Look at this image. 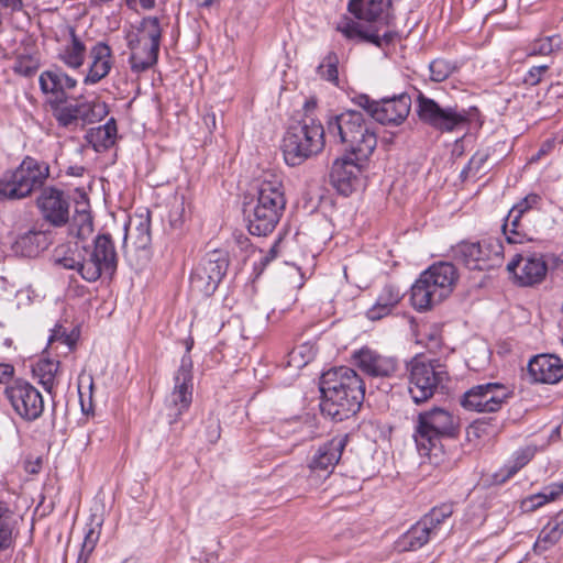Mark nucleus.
<instances>
[{
    "instance_id": "1",
    "label": "nucleus",
    "mask_w": 563,
    "mask_h": 563,
    "mask_svg": "<svg viewBox=\"0 0 563 563\" xmlns=\"http://www.w3.org/2000/svg\"><path fill=\"white\" fill-rule=\"evenodd\" d=\"M320 391L321 412L334 421H343L360 410L365 386L353 368L340 366L322 374Z\"/></svg>"
},
{
    "instance_id": "2",
    "label": "nucleus",
    "mask_w": 563,
    "mask_h": 563,
    "mask_svg": "<svg viewBox=\"0 0 563 563\" xmlns=\"http://www.w3.org/2000/svg\"><path fill=\"white\" fill-rule=\"evenodd\" d=\"M285 207L286 196L282 177L273 172H264L257 179L254 198L244 207L249 232L256 236L272 233Z\"/></svg>"
},
{
    "instance_id": "3",
    "label": "nucleus",
    "mask_w": 563,
    "mask_h": 563,
    "mask_svg": "<svg viewBox=\"0 0 563 563\" xmlns=\"http://www.w3.org/2000/svg\"><path fill=\"white\" fill-rule=\"evenodd\" d=\"M393 0H350L347 10L358 20L376 23L371 29H364L358 22L343 18L338 22L335 30L351 41L368 42L377 47L389 45L396 37V32L386 31L379 35L380 26H389L394 19L391 12Z\"/></svg>"
},
{
    "instance_id": "4",
    "label": "nucleus",
    "mask_w": 563,
    "mask_h": 563,
    "mask_svg": "<svg viewBox=\"0 0 563 563\" xmlns=\"http://www.w3.org/2000/svg\"><path fill=\"white\" fill-rule=\"evenodd\" d=\"M412 438L421 456H437L442 439H454L460 433V418L443 407H432L417 413Z\"/></svg>"
},
{
    "instance_id": "5",
    "label": "nucleus",
    "mask_w": 563,
    "mask_h": 563,
    "mask_svg": "<svg viewBox=\"0 0 563 563\" xmlns=\"http://www.w3.org/2000/svg\"><path fill=\"white\" fill-rule=\"evenodd\" d=\"M327 132L335 142L345 144L357 162L366 161L377 145L374 129L358 111L349 110L330 115L327 120Z\"/></svg>"
},
{
    "instance_id": "6",
    "label": "nucleus",
    "mask_w": 563,
    "mask_h": 563,
    "mask_svg": "<svg viewBox=\"0 0 563 563\" xmlns=\"http://www.w3.org/2000/svg\"><path fill=\"white\" fill-rule=\"evenodd\" d=\"M456 280L457 271L452 263L439 262L431 265L411 287L412 306L423 311L440 303L453 291Z\"/></svg>"
},
{
    "instance_id": "7",
    "label": "nucleus",
    "mask_w": 563,
    "mask_h": 563,
    "mask_svg": "<svg viewBox=\"0 0 563 563\" xmlns=\"http://www.w3.org/2000/svg\"><path fill=\"white\" fill-rule=\"evenodd\" d=\"M325 130L310 115L288 128L283 139V154L287 165L298 166L318 155L324 147Z\"/></svg>"
},
{
    "instance_id": "8",
    "label": "nucleus",
    "mask_w": 563,
    "mask_h": 563,
    "mask_svg": "<svg viewBox=\"0 0 563 563\" xmlns=\"http://www.w3.org/2000/svg\"><path fill=\"white\" fill-rule=\"evenodd\" d=\"M49 176V166L31 156L0 177V200H20L43 187Z\"/></svg>"
},
{
    "instance_id": "9",
    "label": "nucleus",
    "mask_w": 563,
    "mask_h": 563,
    "mask_svg": "<svg viewBox=\"0 0 563 563\" xmlns=\"http://www.w3.org/2000/svg\"><path fill=\"white\" fill-rule=\"evenodd\" d=\"M448 380L449 374L445 366L438 360L427 361L415 357L409 363L408 391L417 405L431 399Z\"/></svg>"
},
{
    "instance_id": "10",
    "label": "nucleus",
    "mask_w": 563,
    "mask_h": 563,
    "mask_svg": "<svg viewBox=\"0 0 563 563\" xmlns=\"http://www.w3.org/2000/svg\"><path fill=\"white\" fill-rule=\"evenodd\" d=\"M82 261L80 276L88 283L97 282L101 276L111 277L118 265L114 243L109 234H99L92 247H81Z\"/></svg>"
},
{
    "instance_id": "11",
    "label": "nucleus",
    "mask_w": 563,
    "mask_h": 563,
    "mask_svg": "<svg viewBox=\"0 0 563 563\" xmlns=\"http://www.w3.org/2000/svg\"><path fill=\"white\" fill-rule=\"evenodd\" d=\"M453 257L468 269L487 271L501 265L504 246L497 238L461 242L453 249Z\"/></svg>"
},
{
    "instance_id": "12",
    "label": "nucleus",
    "mask_w": 563,
    "mask_h": 563,
    "mask_svg": "<svg viewBox=\"0 0 563 563\" xmlns=\"http://www.w3.org/2000/svg\"><path fill=\"white\" fill-rule=\"evenodd\" d=\"M417 113L423 123L441 133L459 131L468 123V113L465 109L457 106L441 107L423 93H419L417 98Z\"/></svg>"
},
{
    "instance_id": "13",
    "label": "nucleus",
    "mask_w": 563,
    "mask_h": 563,
    "mask_svg": "<svg viewBox=\"0 0 563 563\" xmlns=\"http://www.w3.org/2000/svg\"><path fill=\"white\" fill-rule=\"evenodd\" d=\"M353 102L380 124L393 125L402 123L411 107V99L407 93L384 98L379 101L371 99L367 95H358L353 98Z\"/></svg>"
},
{
    "instance_id": "14",
    "label": "nucleus",
    "mask_w": 563,
    "mask_h": 563,
    "mask_svg": "<svg viewBox=\"0 0 563 563\" xmlns=\"http://www.w3.org/2000/svg\"><path fill=\"white\" fill-rule=\"evenodd\" d=\"M48 104L58 125L67 129L93 123L107 114L106 104L102 102L68 103L67 99H48Z\"/></svg>"
},
{
    "instance_id": "15",
    "label": "nucleus",
    "mask_w": 563,
    "mask_h": 563,
    "mask_svg": "<svg viewBox=\"0 0 563 563\" xmlns=\"http://www.w3.org/2000/svg\"><path fill=\"white\" fill-rule=\"evenodd\" d=\"M4 396L14 412L24 421H35L44 411L43 396L26 380H14L5 387Z\"/></svg>"
},
{
    "instance_id": "16",
    "label": "nucleus",
    "mask_w": 563,
    "mask_h": 563,
    "mask_svg": "<svg viewBox=\"0 0 563 563\" xmlns=\"http://www.w3.org/2000/svg\"><path fill=\"white\" fill-rule=\"evenodd\" d=\"M507 386L499 383H486L473 386L461 398V405L466 410L477 412H496L509 398Z\"/></svg>"
},
{
    "instance_id": "17",
    "label": "nucleus",
    "mask_w": 563,
    "mask_h": 563,
    "mask_svg": "<svg viewBox=\"0 0 563 563\" xmlns=\"http://www.w3.org/2000/svg\"><path fill=\"white\" fill-rule=\"evenodd\" d=\"M174 379V389L166 399L170 423L176 422L189 409L192 401V361L190 355L181 357Z\"/></svg>"
},
{
    "instance_id": "18",
    "label": "nucleus",
    "mask_w": 563,
    "mask_h": 563,
    "mask_svg": "<svg viewBox=\"0 0 563 563\" xmlns=\"http://www.w3.org/2000/svg\"><path fill=\"white\" fill-rule=\"evenodd\" d=\"M36 206L45 221L59 228L69 221V200L64 191L55 187H44L36 199Z\"/></svg>"
},
{
    "instance_id": "19",
    "label": "nucleus",
    "mask_w": 563,
    "mask_h": 563,
    "mask_svg": "<svg viewBox=\"0 0 563 563\" xmlns=\"http://www.w3.org/2000/svg\"><path fill=\"white\" fill-rule=\"evenodd\" d=\"M353 360L362 372L373 377H391L399 367L397 358L383 355L368 346L355 351Z\"/></svg>"
},
{
    "instance_id": "20",
    "label": "nucleus",
    "mask_w": 563,
    "mask_h": 563,
    "mask_svg": "<svg viewBox=\"0 0 563 563\" xmlns=\"http://www.w3.org/2000/svg\"><path fill=\"white\" fill-rule=\"evenodd\" d=\"M521 286H532L543 280L548 266L541 256L516 254L507 265Z\"/></svg>"
},
{
    "instance_id": "21",
    "label": "nucleus",
    "mask_w": 563,
    "mask_h": 563,
    "mask_svg": "<svg viewBox=\"0 0 563 563\" xmlns=\"http://www.w3.org/2000/svg\"><path fill=\"white\" fill-rule=\"evenodd\" d=\"M347 443V435H336L321 444L309 461L312 473H325L329 475L341 459Z\"/></svg>"
},
{
    "instance_id": "22",
    "label": "nucleus",
    "mask_w": 563,
    "mask_h": 563,
    "mask_svg": "<svg viewBox=\"0 0 563 563\" xmlns=\"http://www.w3.org/2000/svg\"><path fill=\"white\" fill-rule=\"evenodd\" d=\"M349 156L336 158L331 168L330 180L333 187L343 196L351 195L358 184L361 166Z\"/></svg>"
},
{
    "instance_id": "23",
    "label": "nucleus",
    "mask_w": 563,
    "mask_h": 563,
    "mask_svg": "<svg viewBox=\"0 0 563 563\" xmlns=\"http://www.w3.org/2000/svg\"><path fill=\"white\" fill-rule=\"evenodd\" d=\"M532 380L542 384H556L563 378V362L552 354L534 356L528 364Z\"/></svg>"
},
{
    "instance_id": "24",
    "label": "nucleus",
    "mask_w": 563,
    "mask_h": 563,
    "mask_svg": "<svg viewBox=\"0 0 563 563\" xmlns=\"http://www.w3.org/2000/svg\"><path fill=\"white\" fill-rule=\"evenodd\" d=\"M38 84L45 95H51L49 99H67V90L74 89L77 80L62 68L54 67L40 75Z\"/></svg>"
},
{
    "instance_id": "25",
    "label": "nucleus",
    "mask_w": 563,
    "mask_h": 563,
    "mask_svg": "<svg viewBox=\"0 0 563 563\" xmlns=\"http://www.w3.org/2000/svg\"><path fill=\"white\" fill-rule=\"evenodd\" d=\"M91 64L88 69L84 82L86 85H95L103 79L111 70L112 52L110 46L104 42H98L90 49Z\"/></svg>"
},
{
    "instance_id": "26",
    "label": "nucleus",
    "mask_w": 563,
    "mask_h": 563,
    "mask_svg": "<svg viewBox=\"0 0 563 563\" xmlns=\"http://www.w3.org/2000/svg\"><path fill=\"white\" fill-rule=\"evenodd\" d=\"M404 294L399 287L387 284L379 292L376 302L366 312L369 320L376 321L391 313L395 307L402 299Z\"/></svg>"
},
{
    "instance_id": "27",
    "label": "nucleus",
    "mask_w": 563,
    "mask_h": 563,
    "mask_svg": "<svg viewBox=\"0 0 563 563\" xmlns=\"http://www.w3.org/2000/svg\"><path fill=\"white\" fill-rule=\"evenodd\" d=\"M87 48L85 43L76 34L74 27L69 29V38L62 44L57 57L71 69L80 68L86 59Z\"/></svg>"
},
{
    "instance_id": "28",
    "label": "nucleus",
    "mask_w": 563,
    "mask_h": 563,
    "mask_svg": "<svg viewBox=\"0 0 563 563\" xmlns=\"http://www.w3.org/2000/svg\"><path fill=\"white\" fill-rule=\"evenodd\" d=\"M536 449L533 446L520 448L514 452L511 459L494 475V482L503 484L516 475L523 466H526L534 456Z\"/></svg>"
},
{
    "instance_id": "29",
    "label": "nucleus",
    "mask_w": 563,
    "mask_h": 563,
    "mask_svg": "<svg viewBox=\"0 0 563 563\" xmlns=\"http://www.w3.org/2000/svg\"><path fill=\"white\" fill-rule=\"evenodd\" d=\"M563 537V509L553 516L541 529L534 549L537 551H547L554 547Z\"/></svg>"
},
{
    "instance_id": "30",
    "label": "nucleus",
    "mask_w": 563,
    "mask_h": 563,
    "mask_svg": "<svg viewBox=\"0 0 563 563\" xmlns=\"http://www.w3.org/2000/svg\"><path fill=\"white\" fill-rule=\"evenodd\" d=\"M229 266L228 256L224 251L213 250L208 252L201 260L196 269L205 275H210V278L220 284L224 277Z\"/></svg>"
},
{
    "instance_id": "31",
    "label": "nucleus",
    "mask_w": 563,
    "mask_h": 563,
    "mask_svg": "<svg viewBox=\"0 0 563 563\" xmlns=\"http://www.w3.org/2000/svg\"><path fill=\"white\" fill-rule=\"evenodd\" d=\"M68 230L69 234L78 240H85L92 233V218L87 200L77 202Z\"/></svg>"
},
{
    "instance_id": "32",
    "label": "nucleus",
    "mask_w": 563,
    "mask_h": 563,
    "mask_svg": "<svg viewBox=\"0 0 563 563\" xmlns=\"http://www.w3.org/2000/svg\"><path fill=\"white\" fill-rule=\"evenodd\" d=\"M47 246L46 235L41 231H29L20 235L14 244L13 251L24 257H35Z\"/></svg>"
},
{
    "instance_id": "33",
    "label": "nucleus",
    "mask_w": 563,
    "mask_h": 563,
    "mask_svg": "<svg viewBox=\"0 0 563 563\" xmlns=\"http://www.w3.org/2000/svg\"><path fill=\"white\" fill-rule=\"evenodd\" d=\"M434 536L428 530L421 521H417L398 541V547L402 551H416L433 540Z\"/></svg>"
},
{
    "instance_id": "34",
    "label": "nucleus",
    "mask_w": 563,
    "mask_h": 563,
    "mask_svg": "<svg viewBox=\"0 0 563 563\" xmlns=\"http://www.w3.org/2000/svg\"><path fill=\"white\" fill-rule=\"evenodd\" d=\"M59 362L51 358H40L33 367V375L44 389L52 394L57 385Z\"/></svg>"
},
{
    "instance_id": "35",
    "label": "nucleus",
    "mask_w": 563,
    "mask_h": 563,
    "mask_svg": "<svg viewBox=\"0 0 563 563\" xmlns=\"http://www.w3.org/2000/svg\"><path fill=\"white\" fill-rule=\"evenodd\" d=\"M151 221L148 214L139 216L131 219L125 227L124 240L134 238V244L137 249H145L151 242Z\"/></svg>"
},
{
    "instance_id": "36",
    "label": "nucleus",
    "mask_w": 563,
    "mask_h": 563,
    "mask_svg": "<svg viewBox=\"0 0 563 563\" xmlns=\"http://www.w3.org/2000/svg\"><path fill=\"white\" fill-rule=\"evenodd\" d=\"M453 504L444 503L440 506H435L422 516L421 521L427 526L428 530L438 538L445 522L453 515Z\"/></svg>"
},
{
    "instance_id": "37",
    "label": "nucleus",
    "mask_w": 563,
    "mask_h": 563,
    "mask_svg": "<svg viewBox=\"0 0 563 563\" xmlns=\"http://www.w3.org/2000/svg\"><path fill=\"white\" fill-rule=\"evenodd\" d=\"M117 132L115 120L110 119L106 124L92 129L89 132L88 140L96 151H104L115 143Z\"/></svg>"
},
{
    "instance_id": "38",
    "label": "nucleus",
    "mask_w": 563,
    "mask_h": 563,
    "mask_svg": "<svg viewBox=\"0 0 563 563\" xmlns=\"http://www.w3.org/2000/svg\"><path fill=\"white\" fill-rule=\"evenodd\" d=\"M81 247L82 245L78 242L59 246L55 252V263L66 269H74L80 275Z\"/></svg>"
},
{
    "instance_id": "39",
    "label": "nucleus",
    "mask_w": 563,
    "mask_h": 563,
    "mask_svg": "<svg viewBox=\"0 0 563 563\" xmlns=\"http://www.w3.org/2000/svg\"><path fill=\"white\" fill-rule=\"evenodd\" d=\"M153 49L152 45L145 44L131 53L129 58L131 69L135 73H142L156 64L159 49Z\"/></svg>"
},
{
    "instance_id": "40",
    "label": "nucleus",
    "mask_w": 563,
    "mask_h": 563,
    "mask_svg": "<svg viewBox=\"0 0 563 563\" xmlns=\"http://www.w3.org/2000/svg\"><path fill=\"white\" fill-rule=\"evenodd\" d=\"M521 218L522 216L512 208L508 212L503 224V233L508 244L523 243L527 240L526 234L522 232Z\"/></svg>"
},
{
    "instance_id": "41",
    "label": "nucleus",
    "mask_w": 563,
    "mask_h": 563,
    "mask_svg": "<svg viewBox=\"0 0 563 563\" xmlns=\"http://www.w3.org/2000/svg\"><path fill=\"white\" fill-rule=\"evenodd\" d=\"M14 519L7 503L0 500V552L13 543Z\"/></svg>"
},
{
    "instance_id": "42",
    "label": "nucleus",
    "mask_w": 563,
    "mask_h": 563,
    "mask_svg": "<svg viewBox=\"0 0 563 563\" xmlns=\"http://www.w3.org/2000/svg\"><path fill=\"white\" fill-rule=\"evenodd\" d=\"M562 47L560 35L540 37L531 42L526 47L528 56H548Z\"/></svg>"
},
{
    "instance_id": "43",
    "label": "nucleus",
    "mask_w": 563,
    "mask_h": 563,
    "mask_svg": "<svg viewBox=\"0 0 563 563\" xmlns=\"http://www.w3.org/2000/svg\"><path fill=\"white\" fill-rule=\"evenodd\" d=\"M338 66L339 56L334 52H329L318 65L317 74L321 79L340 87Z\"/></svg>"
},
{
    "instance_id": "44",
    "label": "nucleus",
    "mask_w": 563,
    "mask_h": 563,
    "mask_svg": "<svg viewBox=\"0 0 563 563\" xmlns=\"http://www.w3.org/2000/svg\"><path fill=\"white\" fill-rule=\"evenodd\" d=\"M139 33L142 34V36L145 38L147 45L153 46V51L159 49L162 29L158 18H143L140 23Z\"/></svg>"
},
{
    "instance_id": "45",
    "label": "nucleus",
    "mask_w": 563,
    "mask_h": 563,
    "mask_svg": "<svg viewBox=\"0 0 563 563\" xmlns=\"http://www.w3.org/2000/svg\"><path fill=\"white\" fill-rule=\"evenodd\" d=\"M218 286L219 284L212 280L210 275H205L198 269H195L190 275V288L194 292L209 297L217 290Z\"/></svg>"
},
{
    "instance_id": "46",
    "label": "nucleus",
    "mask_w": 563,
    "mask_h": 563,
    "mask_svg": "<svg viewBox=\"0 0 563 563\" xmlns=\"http://www.w3.org/2000/svg\"><path fill=\"white\" fill-rule=\"evenodd\" d=\"M454 70L455 65L443 58H437L429 64L430 79L434 82L444 81Z\"/></svg>"
},
{
    "instance_id": "47",
    "label": "nucleus",
    "mask_w": 563,
    "mask_h": 563,
    "mask_svg": "<svg viewBox=\"0 0 563 563\" xmlns=\"http://www.w3.org/2000/svg\"><path fill=\"white\" fill-rule=\"evenodd\" d=\"M489 157V153L486 150L477 151L468 161L466 167L461 172L462 177H467L468 175H476L481 173L484 167V164Z\"/></svg>"
},
{
    "instance_id": "48",
    "label": "nucleus",
    "mask_w": 563,
    "mask_h": 563,
    "mask_svg": "<svg viewBox=\"0 0 563 563\" xmlns=\"http://www.w3.org/2000/svg\"><path fill=\"white\" fill-rule=\"evenodd\" d=\"M55 343L64 344L67 351H71L76 344V339L62 327H56L48 338V346L53 349Z\"/></svg>"
},
{
    "instance_id": "49",
    "label": "nucleus",
    "mask_w": 563,
    "mask_h": 563,
    "mask_svg": "<svg viewBox=\"0 0 563 563\" xmlns=\"http://www.w3.org/2000/svg\"><path fill=\"white\" fill-rule=\"evenodd\" d=\"M100 537V523L97 522L95 526L89 525L85 532L84 542L81 545V550L85 553H91L99 540Z\"/></svg>"
},
{
    "instance_id": "50",
    "label": "nucleus",
    "mask_w": 563,
    "mask_h": 563,
    "mask_svg": "<svg viewBox=\"0 0 563 563\" xmlns=\"http://www.w3.org/2000/svg\"><path fill=\"white\" fill-rule=\"evenodd\" d=\"M13 69L19 75L30 77L35 74L37 69V63L32 57L20 56L15 60Z\"/></svg>"
},
{
    "instance_id": "51",
    "label": "nucleus",
    "mask_w": 563,
    "mask_h": 563,
    "mask_svg": "<svg viewBox=\"0 0 563 563\" xmlns=\"http://www.w3.org/2000/svg\"><path fill=\"white\" fill-rule=\"evenodd\" d=\"M541 203V197L538 194H529L525 198H522L519 202H517L512 209H515L518 213L523 216L526 212L538 209Z\"/></svg>"
},
{
    "instance_id": "52",
    "label": "nucleus",
    "mask_w": 563,
    "mask_h": 563,
    "mask_svg": "<svg viewBox=\"0 0 563 563\" xmlns=\"http://www.w3.org/2000/svg\"><path fill=\"white\" fill-rule=\"evenodd\" d=\"M471 432L474 433L476 437H490L495 435L498 432V429L494 428L489 421H486L484 419H477L471 424L468 433Z\"/></svg>"
},
{
    "instance_id": "53",
    "label": "nucleus",
    "mask_w": 563,
    "mask_h": 563,
    "mask_svg": "<svg viewBox=\"0 0 563 563\" xmlns=\"http://www.w3.org/2000/svg\"><path fill=\"white\" fill-rule=\"evenodd\" d=\"M548 504L542 492L528 496L521 501V509L531 512Z\"/></svg>"
},
{
    "instance_id": "54",
    "label": "nucleus",
    "mask_w": 563,
    "mask_h": 563,
    "mask_svg": "<svg viewBox=\"0 0 563 563\" xmlns=\"http://www.w3.org/2000/svg\"><path fill=\"white\" fill-rule=\"evenodd\" d=\"M548 65H539L531 67L525 76V84L530 86L538 85L542 80L543 75L548 71Z\"/></svg>"
},
{
    "instance_id": "55",
    "label": "nucleus",
    "mask_w": 563,
    "mask_h": 563,
    "mask_svg": "<svg viewBox=\"0 0 563 563\" xmlns=\"http://www.w3.org/2000/svg\"><path fill=\"white\" fill-rule=\"evenodd\" d=\"M542 494L544 495L548 503L558 500L561 496H563V482L551 483L547 485L542 489Z\"/></svg>"
},
{
    "instance_id": "56",
    "label": "nucleus",
    "mask_w": 563,
    "mask_h": 563,
    "mask_svg": "<svg viewBox=\"0 0 563 563\" xmlns=\"http://www.w3.org/2000/svg\"><path fill=\"white\" fill-rule=\"evenodd\" d=\"M128 40V47L131 49V53H134V51L141 48L143 45L146 44L145 38L140 33H129L126 36Z\"/></svg>"
},
{
    "instance_id": "57",
    "label": "nucleus",
    "mask_w": 563,
    "mask_h": 563,
    "mask_svg": "<svg viewBox=\"0 0 563 563\" xmlns=\"http://www.w3.org/2000/svg\"><path fill=\"white\" fill-rule=\"evenodd\" d=\"M554 147V141L552 140H547L545 142L542 143V145L540 146V148L538 150V152L531 156L530 158V163H536L538 162L539 159H541L543 156H545L547 154H549Z\"/></svg>"
},
{
    "instance_id": "58",
    "label": "nucleus",
    "mask_w": 563,
    "mask_h": 563,
    "mask_svg": "<svg viewBox=\"0 0 563 563\" xmlns=\"http://www.w3.org/2000/svg\"><path fill=\"white\" fill-rule=\"evenodd\" d=\"M0 4L11 12H19L23 9V0H0Z\"/></svg>"
},
{
    "instance_id": "59",
    "label": "nucleus",
    "mask_w": 563,
    "mask_h": 563,
    "mask_svg": "<svg viewBox=\"0 0 563 563\" xmlns=\"http://www.w3.org/2000/svg\"><path fill=\"white\" fill-rule=\"evenodd\" d=\"M14 367L7 363H0V383H4L13 376Z\"/></svg>"
},
{
    "instance_id": "60",
    "label": "nucleus",
    "mask_w": 563,
    "mask_h": 563,
    "mask_svg": "<svg viewBox=\"0 0 563 563\" xmlns=\"http://www.w3.org/2000/svg\"><path fill=\"white\" fill-rule=\"evenodd\" d=\"M282 242V239L279 238L271 247L268 254L263 258L264 264H268L271 261H273L277 254H278V247Z\"/></svg>"
},
{
    "instance_id": "61",
    "label": "nucleus",
    "mask_w": 563,
    "mask_h": 563,
    "mask_svg": "<svg viewBox=\"0 0 563 563\" xmlns=\"http://www.w3.org/2000/svg\"><path fill=\"white\" fill-rule=\"evenodd\" d=\"M185 211V208H184V202L181 201L180 205L178 207H176L172 212H170V217H172V223L174 225H176L177 222H180L181 221V216Z\"/></svg>"
},
{
    "instance_id": "62",
    "label": "nucleus",
    "mask_w": 563,
    "mask_h": 563,
    "mask_svg": "<svg viewBox=\"0 0 563 563\" xmlns=\"http://www.w3.org/2000/svg\"><path fill=\"white\" fill-rule=\"evenodd\" d=\"M85 173V168L82 166H69L67 168V175L69 176H75V177H80L82 176Z\"/></svg>"
},
{
    "instance_id": "63",
    "label": "nucleus",
    "mask_w": 563,
    "mask_h": 563,
    "mask_svg": "<svg viewBox=\"0 0 563 563\" xmlns=\"http://www.w3.org/2000/svg\"><path fill=\"white\" fill-rule=\"evenodd\" d=\"M427 335H428V339H429L432 347H435L439 345L440 336H439L437 329H434L432 332L428 333Z\"/></svg>"
},
{
    "instance_id": "64",
    "label": "nucleus",
    "mask_w": 563,
    "mask_h": 563,
    "mask_svg": "<svg viewBox=\"0 0 563 563\" xmlns=\"http://www.w3.org/2000/svg\"><path fill=\"white\" fill-rule=\"evenodd\" d=\"M89 555L90 553H85L84 551H80L76 563H88Z\"/></svg>"
}]
</instances>
